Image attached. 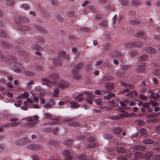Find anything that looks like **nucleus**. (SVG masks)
<instances>
[{"instance_id":"f257e3e1","label":"nucleus","mask_w":160,"mask_h":160,"mask_svg":"<svg viewBox=\"0 0 160 160\" xmlns=\"http://www.w3.org/2000/svg\"><path fill=\"white\" fill-rule=\"evenodd\" d=\"M38 119L39 117L37 115L27 118L26 120L27 122H26V126L29 128L35 127L38 122Z\"/></svg>"},{"instance_id":"f03ea898","label":"nucleus","mask_w":160,"mask_h":160,"mask_svg":"<svg viewBox=\"0 0 160 160\" xmlns=\"http://www.w3.org/2000/svg\"><path fill=\"white\" fill-rule=\"evenodd\" d=\"M23 104L25 106H22L21 108V109L23 110L26 111L28 110V108L26 106H28L29 104H32V106L30 108H34L37 109L39 108V106L36 104H34L33 103V101L32 99L30 98H27L26 101H24L23 102Z\"/></svg>"},{"instance_id":"7ed1b4c3","label":"nucleus","mask_w":160,"mask_h":160,"mask_svg":"<svg viewBox=\"0 0 160 160\" xmlns=\"http://www.w3.org/2000/svg\"><path fill=\"white\" fill-rule=\"evenodd\" d=\"M67 57L65 53L63 51L60 52L58 58L53 61L56 65L60 66L62 64V61L63 59H67Z\"/></svg>"},{"instance_id":"20e7f679","label":"nucleus","mask_w":160,"mask_h":160,"mask_svg":"<svg viewBox=\"0 0 160 160\" xmlns=\"http://www.w3.org/2000/svg\"><path fill=\"white\" fill-rule=\"evenodd\" d=\"M53 85L55 87H58L60 88L64 89L68 87V83L65 81H62L58 83L54 84Z\"/></svg>"},{"instance_id":"39448f33","label":"nucleus","mask_w":160,"mask_h":160,"mask_svg":"<svg viewBox=\"0 0 160 160\" xmlns=\"http://www.w3.org/2000/svg\"><path fill=\"white\" fill-rule=\"evenodd\" d=\"M79 72L78 70H74L72 71V74L73 75V78L74 79L76 80H79L81 79L82 77L80 75L78 74Z\"/></svg>"},{"instance_id":"423d86ee","label":"nucleus","mask_w":160,"mask_h":160,"mask_svg":"<svg viewBox=\"0 0 160 160\" xmlns=\"http://www.w3.org/2000/svg\"><path fill=\"white\" fill-rule=\"evenodd\" d=\"M54 105V102L53 100L50 99L46 103H44L43 105L44 107L46 109H48Z\"/></svg>"},{"instance_id":"0eeeda50","label":"nucleus","mask_w":160,"mask_h":160,"mask_svg":"<svg viewBox=\"0 0 160 160\" xmlns=\"http://www.w3.org/2000/svg\"><path fill=\"white\" fill-rule=\"evenodd\" d=\"M124 114L120 113L117 115L110 116L109 118L112 120H118L123 118L125 116Z\"/></svg>"},{"instance_id":"6e6552de","label":"nucleus","mask_w":160,"mask_h":160,"mask_svg":"<svg viewBox=\"0 0 160 160\" xmlns=\"http://www.w3.org/2000/svg\"><path fill=\"white\" fill-rule=\"evenodd\" d=\"M70 152L69 150H66L62 152V154L63 156H66L65 159L66 160H70L72 159V157L71 155H69Z\"/></svg>"},{"instance_id":"1a4fd4ad","label":"nucleus","mask_w":160,"mask_h":160,"mask_svg":"<svg viewBox=\"0 0 160 160\" xmlns=\"http://www.w3.org/2000/svg\"><path fill=\"white\" fill-rule=\"evenodd\" d=\"M95 96L93 95H90L87 96L86 99L87 104H89L91 105L92 104V101L94 99Z\"/></svg>"},{"instance_id":"9d476101","label":"nucleus","mask_w":160,"mask_h":160,"mask_svg":"<svg viewBox=\"0 0 160 160\" xmlns=\"http://www.w3.org/2000/svg\"><path fill=\"white\" fill-rule=\"evenodd\" d=\"M137 44L134 42H128L124 44V46L125 48H130L137 46Z\"/></svg>"},{"instance_id":"9b49d317","label":"nucleus","mask_w":160,"mask_h":160,"mask_svg":"<svg viewBox=\"0 0 160 160\" xmlns=\"http://www.w3.org/2000/svg\"><path fill=\"white\" fill-rule=\"evenodd\" d=\"M29 96L28 93L27 92H24L23 93L21 94L19 96L16 98L17 99H20L22 98H27Z\"/></svg>"},{"instance_id":"f8f14e48","label":"nucleus","mask_w":160,"mask_h":160,"mask_svg":"<svg viewBox=\"0 0 160 160\" xmlns=\"http://www.w3.org/2000/svg\"><path fill=\"white\" fill-rule=\"evenodd\" d=\"M141 135L144 137H147L148 135V134L147 130L144 128H141L139 130Z\"/></svg>"},{"instance_id":"ddd939ff","label":"nucleus","mask_w":160,"mask_h":160,"mask_svg":"<svg viewBox=\"0 0 160 160\" xmlns=\"http://www.w3.org/2000/svg\"><path fill=\"white\" fill-rule=\"evenodd\" d=\"M133 149L138 151H143L146 150L145 147L141 145H136L133 147Z\"/></svg>"},{"instance_id":"4468645a","label":"nucleus","mask_w":160,"mask_h":160,"mask_svg":"<svg viewBox=\"0 0 160 160\" xmlns=\"http://www.w3.org/2000/svg\"><path fill=\"white\" fill-rule=\"evenodd\" d=\"M112 57H120L122 56V54L118 51H114L111 54Z\"/></svg>"},{"instance_id":"2eb2a0df","label":"nucleus","mask_w":160,"mask_h":160,"mask_svg":"<svg viewBox=\"0 0 160 160\" xmlns=\"http://www.w3.org/2000/svg\"><path fill=\"white\" fill-rule=\"evenodd\" d=\"M152 155V152L151 151H148L145 153L144 157L146 160H148Z\"/></svg>"},{"instance_id":"dca6fc26","label":"nucleus","mask_w":160,"mask_h":160,"mask_svg":"<svg viewBox=\"0 0 160 160\" xmlns=\"http://www.w3.org/2000/svg\"><path fill=\"white\" fill-rule=\"evenodd\" d=\"M141 22L138 20L131 19L130 20L129 22L130 24L133 25H137L140 23Z\"/></svg>"},{"instance_id":"f3484780","label":"nucleus","mask_w":160,"mask_h":160,"mask_svg":"<svg viewBox=\"0 0 160 160\" xmlns=\"http://www.w3.org/2000/svg\"><path fill=\"white\" fill-rule=\"evenodd\" d=\"M146 51L149 54H153L156 51L152 47H148L146 49Z\"/></svg>"},{"instance_id":"a211bd4d","label":"nucleus","mask_w":160,"mask_h":160,"mask_svg":"<svg viewBox=\"0 0 160 160\" xmlns=\"http://www.w3.org/2000/svg\"><path fill=\"white\" fill-rule=\"evenodd\" d=\"M83 92H82V93L78 94V95L76 96L75 98V99L76 100H78V102H82V100L84 99L83 98H81L82 96L84 95Z\"/></svg>"},{"instance_id":"6ab92c4d","label":"nucleus","mask_w":160,"mask_h":160,"mask_svg":"<svg viewBox=\"0 0 160 160\" xmlns=\"http://www.w3.org/2000/svg\"><path fill=\"white\" fill-rule=\"evenodd\" d=\"M39 146L37 145H34L33 144L28 145L27 148L28 149H36L39 148Z\"/></svg>"},{"instance_id":"aec40b11","label":"nucleus","mask_w":160,"mask_h":160,"mask_svg":"<svg viewBox=\"0 0 160 160\" xmlns=\"http://www.w3.org/2000/svg\"><path fill=\"white\" fill-rule=\"evenodd\" d=\"M148 57L146 55H143L139 57L138 58V60L140 62H142L147 60Z\"/></svg>"},{"instance_id":"412c9836","label":"nucleus","mask_w":160,"mask_h":160,"mask_svg":"<svg viewBox=\"0 0 160 160\" xmlns=\"http://www.w3.org/2000/svg\"><path fill=\"white\" fill-rule=\"evenodd\" d=\"M144 64L143 63H141L139 66V67L138 68L137 70L139 71L142 72L145 69V68L144 66Z\"/></svg>"},{"instance_id":"4be33fe9","label":"nucleus","mask_w":160,"mask_h":160,"mask_svg":"<svg viewBox=\"0 0 160 160\" xmlns=\"http://www.w3.org/2000/svg\"><path fill=\"white\" fill-rule=\"evenodd\" d=\"M122 130L119 128H115L112 130L113 132L115 134H118L120 133Z\"/></svg>"},{"instance_id":"5701e85b","label":"nucleus","mask_w":160,"mask_h":160,"mask_svg":"<svg viewBox=\"0 0 160 160\" xmlns=\"http://www.w3.org/2000/svg\"><path fill=\"white\" fill-rule=\"evenodd\" d=\"M142 142L147 144H152L154 142V141L151 139H146L143 140Z\"/></svg>"},{"instance_id":"b1692460","label":"nucleus","mask_w":160,"mask_h":160,"mask_svg":"<svg viewBox=\"0 0 160 160\" xmlns=\"http://www.w3.org/2000/svg\"><path fill=\"white\" fill-rule=\"evenodd\" d=\"M82 66V63H79L77 65L75 68H73L72 70H78L80 69Z\"/></svg>"},{"instance_id":"393cba45","label":"nucleus","mask_w":160,"mask_h":160,"mask_svg":"<svg viewBox=\"0 0 160 160\" xmlns=\"http://www.w3.org/2000/svg\"><path fill=\"white\" fill-rule=\"evenodd\" d=\"M135 156L137 158H142L143 154L142 152H137L135 153Z\"/></svg>"},{"instance_id":"a878e982","label":"nucleus","mask_w":160,"mask_h":160,"mask_svg":"<svg viewBox=\"0 0 160 160\" xmlns=\"http://www.w3.org/2000/svg\"><path fill=\"white\" fill-rule=\"evenodd\" d=\"M95 102L96 104L98 105H102V102L100 98H96L95 99Z\"/></svg>"},{"instance_id":"bb28decb","label":"nucleus","mask_w":160,"mask_h":160,"mask_svg":"<svg viewBox=\"0 0 160 160\" xmlns=\"http://www.w3.org/2000/svg\"><path fill=\"white\" fill-rule=\"evenodd\" d=\"M153 74L155 75H160V69H156L153 71Z\"/></svg>"},{"instance_id":"cd10ccee","label":"nucleus","mask_w":160,"mask_h":160,"mask_svg":"<svg viewBox=\"0 0 160 160\" xmlns=\"http://www.w3.org/2000/svg\"><path fill=\"white\" fill-rule=\"evenodd\" d=\"M6 4L9 6H12L14 4V0H7L6 1Z\"/></svg>"},{"instance_id":"c85d7f7f","label":"nucleus","mask_w":160,"mask_h":160,"mask_svg":"<svg viewBox=\"0 0 160 160\" xmlns=\"http://www.w3.org/2000/svg\"><path fill=\"white\" fill-rule=\"evenodd\" d=\"M117 150L119 153H123L126 151L125 149L122 147L118 148H117Z\"/></svg>"},{"instance_id":"c756f323","label":"nucleus","mask_w":160,"mask_h":160,"mask_svg":"<svg viewBox=\"0 0 160 160\" xmlns=\"http://www.w3.org/2000/svg\"><path fill=\"white\" fill-rule=\"evenodd\" d=\"M103 137L105 139H112V136L108 134H105L103 135Z\"/></svg>"},{"instance_id":"7c9ffc66","label":"nucleus","mask_w":160,"mask_h":160,"mask_svg":"<svg viewBox=\"0 0 160 160\" xmlns=\"http://www.w3.org/2000/svg\"><path fill=\"white\" fill-rule=\"evenodd\" d=\"M71 104V107L72 108H76L78 107V104L75 102H71L70 103Z\"/></svg>"},{"instance_id":"2f4dec72","label":"nucleus","mask_w":160,"mask_h":160,"mask_svg":"<svg viewBox=\"0 0 160 160\" xmlns=\"http://www.w3.org/2000/svg\"><path fill=\"white\" fill-rule=\"evenodd\" d=\"M105 87L107 89H112L113 88L112 85L110 83H107L105 86Z\"/></svg>"},{"instance_id":"473e14b6","label":"nucleus","mask_w":160,"mask_h":160,"mask_svg":"<svg viewBox=\"0 0 160 160\" xmlns=\"http://www.w3.org/2000/svg\"><path fill=\"white\" fill-rule=\"evenodd\" d=\"M78 158L80 160H85L86 159V156L83 154H81L78 155Z\"/></svg>"},{"instance_id":"72a5a7b5","label":"nucleus","mask_w":160,"mask_h":160,"mask_svg":"<svg viewBox=\"0 0 160 160\" xmlns=\"http://www.w3.org/2000/svg\"><path fill=\"white\" fill-rule=\"evenodd\" d=\"M31 98L35 102H38L39 99L37 96H36L35 95H32L31 96Z\"/></svg>"},{"instance_id":"f704fd0d","label":"nucleus","mask_w":160,"mask_h":160,"mask_svg":"<svg viewBox=\"0 0 160 160\" xmlns=\"http://www.w3.org/2000/svg\"><path fill=\"white\" fill-rule=\"evenodd\" d=\"M59 92V90L58 88H56L54 90V92L53 94V96L54 97H57L58 96V94Z\"/></svg>"},{"instance_id":"c9c22d12","label":"nucleus","mask_w":160,"mask_h":160,"mask_svg":"<svg viewBox=\"0 0 160 160\" xmlns=\"http://www.w3.org/2000/svg\"><path fill=\"white\" fill-rule=\"evenodd\" d=\"M158 104V102L156 101H152L150 102V104H151L153 107H155L157 106Z\"/></svg>"},{"instance_id":"e433bc0d","label":"nucleus","mask_w":160,"mask_h":160,"mask_svg":"<svg viewBox=\"0 0 160 160\" xmlns=\"http://www.w3.org/2000/svg\"><path fill=\"white\" fill-rule=\"evenodd\" d=\"M158 116V114L156 113H151L148 115L147 117L148 118H151L152 117H156Z\"/></svg>"},{"instance_id":"4c0bfd02","label":"nucleus","mask_w":160,"mask_h":160,"mask_svg":"<svg viewBox=\"0 0 160 160\" xmlns=\"http://www.w3.org/2000/svg\"><path fill=\"white\" fill-rule=\"evenodd\" d=\"M135 123L137 125H141L142 124L143 122L140 119H137L135 121Z\"/></svg>"},{"instance_id":"58836bf2","label":"nucleus","mask_w":160,"mask_h":160,"mask_svg":"<svg viewBox=\"0 0 160 160\" xmlns=\"http://www.w3.org/2000/svg\"><path fill=\"white\" fill-rule=\"evenodd\" d=\"M20 123V122H14L11 123L10 125L11 127H14L19 125Z\"/></svg>"},{"instance_id":"ea45409f","label":"nucleus","mask_w":160,"mask_h":160,"mask_svg":"<svg viewBox=\"0 0 160 160\" xmlns=\"http://www.w3.org/2000/svg\"><path fill=\"white\" fill-rule=\"evenodd\" d=\"M96 146V144L95 143H91L88 144L87 145V147L89 148H92L95 147Z\"/></svg>"},{"instance_id":"a19ab883","label":"nucleus","mask_w":160,"mask_h":160,"mask_svg":"<svg viewBox=\"0 0 160 160\" xmlns=\"http://www.w3.org/2000/svg\"><path fill=\"white\" fill-rule=\"evenodd\" d=\"M70 126L77 127L79 125V124L76 122H71L69 124Z\"/></svg>"},{"instance_id":"79ce46f5","label":"nucleus","mask_w":160,"mask_h":160,"mask_svg":"<svg viewBox=\"0 0 160 160\" xmlns=\"http://www.w3.org/2000/svg\"><path fill=\"white\" fill-rule=\"evenodd\" d=\"M120 84L122 86H124V87L126 88H128V83L122 82L120 83Z\"/></svg>"},{"instance_id":"37998d69","label":"nucleus","mask_w":160,"mask_h":160,"mask_svg":"<svg viewBox=\"0 0 160 160\" xmlns=\"http://www.w3.org/2000/svg\"><path fill=\"white\" fill-rule=\"evenodd\" d=\"M50 78L52 79H55L58 78V76L57 74H54L50 76Z\"/></svg>"},{"instance_id":"c03bdc74","label":"nucleus","mask_w":160,"mask_h":160,"mask_svg":"<svg viewBox=\"0 0 160 160\" xmlns=\"http://www.w3.org/2000/svg\"><path fill=\"white\" fill-rule=\"evenodd\" d=\"M144 34L143 32H139L136 34L135 36L137 37H140Z\"/></svg>"},{"instance_id":"a18cd8bd","label":"nucleus","mask_w":160,"mask_h":160,"mask_svg":"<svg viewBox=\"0 0 160 160\" xmlns=\"http://www.w3.org/2000/svg\"><path fill=\"white\" fill-rule=\"evenodd\" d=\"M92 68L91 65L89 64L86 66L85 70L87 71H89L92 69Z\"/></svg>"},{"instance_id":"49530a36","label":"nucleus","mask_w":160,"mask_h":160,"mask_svg":"<svg viewBox=\"0 0 160 160\" xmlns=\"http://www.w3.org/2000/svg\"><path fill=\"white\" fill-rule=\"evenodd\" d=\"M72 141L70 140H67L64 141V143L66 145L71 144L72 143Z\"/></svg>"},{"instance_id":"de8ad7c7","label":"nucleus","mask_w":160,"mask_h":160,"mask_svg":"<svg viewBox=\"0 0 160 160\" xmlns=\"http://www.w3.org/2000/svg\"><path fill=\"white\" fill-rule=\"evenodd\" d=\"M121 4L123 6H126L128 4L127 0H122L121 1Z\"/></svg>"},{"instance_id":"09e8293b","label":"nucleus","mask_w":160,"mask_h":160,"mask_svg":"<svg viewBox=\"0 0 160 160\" xmlns=\"http://www.w3.org/2000/svg\"><path fill=\"white\" fill-rule=\"evenodd\" d=\"M155 92H152L151 94L149 95V97L153 99L154 100H156L154 98H155Z\"/></svg>"},{"instance_id":"8fccbe9b","label":"nucleus","mask_w":160,"mask_h":160,"mask_svg":"<svg viewBox=\"0 0 160 160\" xmlns=\"http://www.w3.org/2000/svg\"><path fill=\"white\" fill-rule=\"evenodd\" d=\"M139 97L142 100H145L147 99V97L146 96L142 94H140L139 95Z\"/></svg>"},{"instance_id":"3c124183","label":"nucleus","mask_w":160,"mask_h":160,"mask_svg":"<svg viewBox=\"0 0 160 160\" xmlns=\"http://www.w3.org/2000/svg\"><path fill=\"white\" fill-rule=\"evenodd\" d=\"M107 25V22L106 21H104L100 23V25L102 27H104L106 26Z\"/></svg>"},{"instance_id":"603ef678","label":"nucleus","mask_w":160,"mask_h":160,"mask_svg":"<svg viewBox=\"0 0 160 160\" xmlns=\"http://www.w3.org/2000/svg\"><path fill=\"white\" fill-rule=\"evenodd\" d=\"M150 102L144 103L142 105V107L144 108H147L149 106Z\"/></svg>"},{"instance_id":"864d4df0","label":"nucleus","mask_w":160,"mask_h":160,"mask_svg":"<svg viewBox=\"0 0 160 160\" xmlns=\"http://www.w3.org/2000/svg\"><path fill=\"white\" fill-rule=\"evenodd\" d=\"M138 52L135 51H132L130 53V55L131 57H133L137 54Z\"/></svg>"},{"instance_id":"5fc2aeb1","label":"nucleus","mask_w":160,"mask_h":160,"mask_svg":"<svg viewBox=\"0 0 160 160\" xmlns=\"http://www.w3.org/2000/svg\"><path fill=\"white\" fill-rule=\"evenodd\" d=\"M102 62H103L102 60L98 61H97L96 62L95 64V65L96 66H99L102 63Z\"/></svg>"},{"instance_id":"6e6d98bb","label":"nucleus","mask_w":160,"mask_h":160,"mask_svg":"<svg viewBox=\"0 0 160 160\" xmlns=\"http://www.w3.org/2000/svg\"><path fill=\"white\" fill-rule=\"evenodd\" d=\"M123 74L124 73L122 72H118L115 74L116 76L118 77L122 76Z\"/></svg>"},{"instance_id":"4d7b16f0","label":"nucleus","mask_w":160,"mask_h":160,"mask_svg":"<svg viewBox=\"0 0 160 160\" xmlns=\"http://www.w3.org/2000/svg\"><path fill=\"white\" fill-rule=\"evenodd\" d=\"M24 74L25 75L32 76L34 74L33 73L30 72H25Z\"/></svg>"},{"instance_id":"13d9d810","label":"nucleus","mask_w":160,"mask_h":160,"mask_svg":"<svg viewBox=\"0 0 160 160\" xmlns=\"http://www.w3.org/2000/svg\"><path fill=\"white\" fill-rule=\"evenodd\" d=\"M21 7L22 8H24V9L25 10H28L29 8V6L26 4L22 5L21 6Z\"/></svg>"},{"instance_id":"bf43d9fd","label":"nucleus","mask_w":160,"mask_h":160,"mask_svg":"<svg viewBox=\"0 0 160 160\" xmlns=\"http://www.w3.org/2000/svg\"><path fill=\"white\" fill-rule=\"evenodd\" d=\"M154 160H160V156L159 155H156L154 156Z\"/></svg>"},{"instance_id":"052dcab7","label":"nucleus","mask_w":160,"mask_h":160,"mask_svg":"<svg viewBox=\"0 0 160 160\" xmlns=\"http://www.w3.org/2000/svg\"><path fill=\"white\" fill-rule=\"evenodd\" d=\"M152 80L154 83L155 84H157L158 83V80L157 78H152Z\"/></svg>"},{"instance_id":"680f3d73","label":"nucleus","mask_w":160,"mask_h":160,"mask_svg":"<svg viewBox=\"0 0 160 160\" xmlns=\"http://www.w3.org/2000/svg\"><path fill=\"white\" fill-rule=\"evenodd\" d=\"M6 36V34L2 31H0V37H4Z\"/></svg>"},{"instance_id":"e2e57ef3","label":"nucleus","mask_w":160,"mask_h":160,"mask_svg":"<svg viewBox=\"0 0 160 160\" xmlns=\"http://www.w3.org/2000/svg\"><path fill=\"white\" fill-rule=\"evenodd\" d=\"M57 19L60 22H62L63 20V18L60 15H58L57 17Z\"/></svg>"},{"instance_id":"0e129e2a","label":"nucleus","mask_w":160,"mask_h":160,"mask_svg":"<svg viewBox=\"0 0 160 160\" xmlns=\"http://www.w3.org/2000/svg\"><path fill=\"white\" fill-rule=\"evenodd\" d=\"M106 0H98V2L99 4H103L106 2Z\"/></svg>"},{"instance_id":"69168bd1","label":"nucleus","mask_w":160,"mask_h":160,"mask_svg":"<svg viewBox=\"0 0 160 160\" xmlns=\"http://www.w3.org/2000/svg\"><path fill=\"white\" fill-rule=\"evenodd\" d=\"M32 158L33 160H39L38 157L36 155H34L32 156Z\"/></svg>"},{"instance_id":"338daca9","label":"nucleus","mask_w":160,"mask_h":160,"mask_svg":"<svg viewBox=\"0 0 160 160\" xmlns=\"http://www.w3.org/2000/svg\"><path fill=\"white\" fill-rule=\"evenodd\" d=\"M40 102L41 104H44L45 100L44 98L40 97Z\"/></svg>"},{"instance_id":"774afa93","label":"nucleus","mask_w":160,"mask_h":160,"mask_svg":"<svg viewBox=\"0 0 160 160\" xmlns=\"http://www.w3.org/2000/svg\"><path fill=\"white\" fill-rule=\"evenodd\" d=\"M149 85L148 84H147V83L145 82H142L141 84V86L142 87H143L144 86H148Z\"/></svg>"}]
</instances>
